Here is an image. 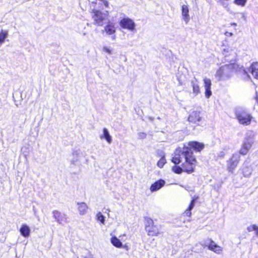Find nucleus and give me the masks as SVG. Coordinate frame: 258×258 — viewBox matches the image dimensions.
Returning a JSON list of instances; mask_svg holds the SVG:
<instances>
[{
    "label": "nucleus",
    "instance_id": "0eeeda50",
    "mask_svg": "<svg viewBox=\"0 0 258 258\" xmlns=\"http://www.w3.org/2000/svg\"><path fill=\"white\" fill-rule=\"evenodd\" d=\"M119 26L124 29L134 31L136 29V24L133 20L129 18H124L120 20Z\"/></svg>",
    "mask_w": 258,
    "mask_h": 258
},
{
    "label": "nucleus",
    "instance_id": "b1692460",
    "mask_svg": "<svg viewBox=\"0 0 258 258\" xmlns=\"http://www.w3.org/2000/svg\"><path fill=\"white\" fill-rule=\"evenodd\" d=\"M111 242L114 246L118 247V248H121L122 246V243L120 241V240L117 238L116 236H113L111 237L110 239Z\"/></svg>",
    "mask_w": 258,
    "mask_h": 258
},
{
    "label": "nucleus",
    "instance_id": "c756f323",
    "mask_svg": "<svg viewBox=\"0 0 258 258\" xmlns=\"http://www.w3.org/2000/svg\"><path fill=\"white\" fill-rule=\"evenodd\" d=\"M247 0H235L234 3L237 5L241 6H244Z\"/></svg>",
    "mask_w": 258,
    "mask_h": 258
},
{
    "label": "nucleus",
    "instance_id": "473e14b6",
    "mask_svg": "<svg viewBox=\"0 0 258 258\" xmlns=\"http://www.w3.org/2000/svg\"><path fill=\"white\" fill-rule=\"evenodd\" d=\"M257 226L255 225H252L250 226H248L247 228V230L248 232H251L252 231H255V229H256Z\"/></svg>",
    "mask_w": 258,
    "mask_h": 258
},
{
    "label": "nucleus",
    "instance_id": "4468645a",
    "mask_svg": "<svg viewBox=\"0 0 258 258\" xmlns=\"http://www.w3.org/2000/svg\"><path fill=\"white\" fill-rule=\"evenodd\" d=\"M182 17L184 21L187 24L189 21L190 17L189 15V9L187 5H183L182 6Z\"/></svg>",
    "mask_w": 258,
    "mask_h": 258
},
{
    "label": "nucleus",
    "instance_id": "dca6fc26",
    "mask_svg": "<svg viewBox=\"0 0 258 258\" xmlns=\"http://www.w3.org/2000/svg\"><path fill=\"white\" fill-rule=\"evenodd\" d=\"M249 71L254 78L258 79V62L252 63L249 68Z\"/></svg>",
    "mask_w": 258,
    "mask_h": 258
},
{
    "label": "nucleus",
    "instance_id": "e433bc0d",
    "mask_svg": "<svg viewBox=\"0 0 258 258\" xmlns=\"http://www.w3.org/2000/svg\"><path fill=\"white\" fill-rule=\"evenodd\" d=\"M138 136H139V138L140 139H145L146 138V134H145L144 133H143V132H141V133H139Z\"/></svg>",
    "mask_w": 258,
    "mask_h": 258
},
{
    "label": "nucleus",
    "instance_id": "a18cd8bd",
    "mask_svg": "<svg viewBox=\"0 0 258 258\" xmlns=\"http://www.w3.org/2000/svg\"><path fill=\"white\" fill-rule=\"evenodd\" d=\"M149 118L151 120H153V119L152 117H149Z\"/></svg>",
    "mask_w": 258,
    "mask_h": 258
},
{
    "label": "nucleus",
    "instance_id": "bb28decb",
    "mask_svg": "<svg viewBox=\"0 0 258 258\" xmlns=\"http://www.w3.org/2000/svg\"><path fill=\"white\" fill-rule=\"evenodd\" d=\"M213 242L214 241L212 240L211 239L207 238L205 240L202 241L200 242V244L203 246H208V248L209 249L210 245H211V244H212V243H213Z\"/></svg>",
    "mask_w": 258,
    "mask_h": 258
},
{
    "label": "nucleus",
    "instance_id": "f3484780",
    "mask_svg": "<svg viewBox=\"0 0 258 258\" xmlns=\"http://www.w3.org/2000/svg\"><path fill=\"white\" fill-rule=\"evenodd\" d=\"M20 232L23 237H28L30 234V229L27 225L23 224L20 229Z\"/></svg>",
    "mask_w": 258,
    "mask_h": 258
},
{
    "label": "nucleus",
    "instance_id": "a878e982",
    "mask_svg": "<svg viewBox=\"0 0 258 258\" xmlns=\"http://www.w3.org/2000/svg\"><path fill=\"white\" fill-rule=\"evenodd\" d=\"M149 230L151 231H154V233H155V235H150V236H158L160 234V231L158 227L154 224L150 227ZM153 233V232H152Z\"/></svg>",
    "mask_w": 258,
    "mask_h": 258
},
{
    "label": "nucleus",
    "instance_id": "a19ab883",
    "mask_svg": "<svg viewBox=\"0 0 258 258\" xmlns=\"http://www.w3.org/2000/svg\"><path fill=\"white\" fill-rule=\"evenodd\" d=\"M254 231L256 236L258 237V226L257 227L256 229H255Z\"/></svg>",
    "mask_w": 258,
    "mask_h": 258
},
{
    "label": "nucleus",
    "instance_id": "393cba45",
    "mask_svg": "<svg viewBox=\"0 0 258 258\" xmlns=\"http://www.w3.org/2000/svg\"><path fill=\"white\" fill-rule=\"evenodd\" d=\"M8 36V32L6 30H2L0 32V44H2L4 42L5 39Z\"/></svg>",
    "mask_w": 258,
    "mask_h": 258
},
{
    "label": "nucleus",
    "instance_id": "f704fd0d",
    "mask_svg": "<svg viewBox=\"0 0 258 258\" xmlns=\"http://www.w3.org/2000/svg\"><path fill=\"white\" fill-rule=\"evenodd\" d=\"M101 2V3H99L100 5H104L105 8H107L109 6L108 2L106 0H99Z\"/></svg>",
    "mask_w": 258,
    "mask_h": 258
},
{
    "label": "nucleus",
    "instance_id": "20e7f679",
    "mask_svg": "<svg viewBox=\"0 0 258 258\" xmlns=\"http://www.w3.org/2000/svg\"><path fill=\"white\" fill-rule=\"evenodd\" d=\"M92 17L95 25L102 26L108 19V12L106 11L105 13H103L99 10L94 9L92 11Z\"/></svg>",
    "mask_w": 258,
    "mask_h": 258
},
{
    "label": "nucleus",
    "instance_id": "39448f33",
    "mask_svg": "<svg viewBox=\"0 0 258 258\" xmlns=\"http://www.w3.org/2000/svg\"><path fill=\"white\" fill-rule=\"evenodd\" d=\"M236 116L239 123L243 125H249L251 123L252 116L244 110H237Z\"/></svg>",
    "mask_w": 258,
    "mask_h": 258
},
{
    "label": "nucleus",
    "instance_id": "de8ad7c7",
    "mask_svg": "<svg viewBox=\"0 0 258 258\" xmlns=\"http://www.w3.org/2000/svg\"><path fill=\"white\" fill-rule=\"evenodd\" d=\"M109 212V210L108 209H107L106 212Z\"/></svg>",
    "mask_w": 258,
    "mask_h": 258
},
{
    "label": "nucleus",
    "instance_id": "5701e85b",
    "mask_svg": "<svg viewBox=\"0 0 258 258\" xmlns=\"http://www.w3.org/2000/svg\"><path fill=\"white\" fill-rule=\"evenodd\" d=\"M209 249L217 253H220L222 250V248L220 246L216 244L214 242L211 244L209 246Z\"/></svg>",
    "mask_w": 258,
    "mask_h": 258
},
{
    "label": "nucleus",
    "instance_id": "2f4dec72",
    "mask_svg": "<svg viewBox=\"0 0 258 258\" xmlns=\"http://www.w3.org/2000/svg\"><path fill=\"white\" fill-rule=\"evenodd\" d=\"M225 155L226 153L224 151L219 152L217 154V159L223 158Z\"/></svg>",
    "mask_w": 258,
    "mask_h": 258
},
{
    "label": "nucleus",
    "instance_id": "9d476101",
    "mask_svg": "<svg viewBox=\"0 0 258 258\" xmlns=\"http://www.w3.org/2000/svg\"><path fill=\"white\" fill-rule=\"evenodd\" d=\"M190 86L192 89L190 94L192 97H195L200 93L199 83L198 80L195 78L192 79L190 82Z\"/></svg>",
    "mask_w": 258,
    "mask_h": 258
},
{
    "label": "nucleus",
    "instance_id": "58836bf2",
    "mask_svg": "<svg viewBox=\"0 0 258 258\" xmlns=\"http://www.w3.org/2000/svg\"><path fill=\"white\" fill-rule=\"evenodd\" d=\"M223 50L225 52H229L230 51V48H224L223 49Z\"/></svg>",
    "mask_w": 258,
    "mask_h": 258
},
{
    "label": "nucleus",
    "instance_id": "c03bdc74",
    "mask_svg": "<svg viewBox=\"0 0 258 258\" xmlns=\"http://www.w3.org/2000/svg\"><path fill=\"white\" fill-rule=\"evenodd\" d=\"M184 188H185V189L186 190H189V187H188V186H185Z\"/></svg>",
    "mask_w": 258,
    "mask_h": 258
},
{
    "label": "nucleus",
    "instance_id": "cd10ccee",
    "mask_svg": "<svg viewBox=\"0 0 258 258\" xmlns=\"http://www.w3.org/2000/svg\"><path fill=\"white\" fill-rule=\"evenodd\" d=\"M96 219L97 221H100L102 224H104L105 217L101 212H98L96 215Z\"/></svg>",
    "mask_w": 258,
    "mask_h": 258
},
{
    "label": "nucleus",
    "instance_id": "a211bd4d",
    "mask_svg": "<svg viewBox=\"0 0 258 258\" xmlns=\"http://www.w3.org/2000/svg\"><path fill=\"white\" fill-rule=\"evenodd\" d=\"M78 209L80 215H84L86 214L88 210V206L84 202L78 203Z\"/></svg>",
    "mask_w": 258,
    "mask_h": 258
},
{
    "label": "nucleus",
    "instance_id": "72a5a7b5",
    "mask_svg": "<svg viewBox=\"0 0 258 258\" xmlns=\"http://www.w3.org/2000/svg\"><path fill=\"white\" fill-rule=\"evenodd\" d=\"M28 148L26 147H23L21 149V151L22 152V154L24 155V156L26 158L27 156H28V152L26 151H25V150H27Z\"/></svg>",
    "mask_w": 258,
    "mask_h": 258
},
{
    "label": "nucleus",
    "instance_id": "49530a36",
    "mask_svg": "<svg viewBox=\"0 0 258 258\" xmlns=\"http://www.w3.org/2000/svg\"><path fill=\"white\" fill-rule=\"evenodd\" d=\"M92 4H96V3L95 2H92Z\"/></svg>",
    "mask_w": 258,
    "mask_h": 258
},
{
    "label": "nucleus",
    "instance_id": "79ce46f5",
    "mask_svg": "<svg viewBox=\"0 0 258 258\" xmlns=\"http://www.w3.org/2000/svg\"><path fill=\"white\" fill-rule=\"evenodd\" d=\"M255 99L258 103V92H256Z\"/></svg>",
    "mask_w": 258,
    "mask_h": 258
},
{
    "label": "nucleus",
    "instance_id": "7c9ffc66",
    "mask_svg": "<svg viewBox=\"0 0 258 258\" xmlns=\"http://www.w3.org/2000/svg\"><path fill=\"white\" fill-rule=\"evenodd\" d=\"M156 155L160 158H165V153L160 150H157Z\"/></svg>",
    "mask_w": 258,
    "mask_h": 258
},
{
    "label": "nucleus",
    "instance_id": "2eb2a0df",
    "mask_svg": "<svg viewBox=\"0 0 258 258\" xmlns=\"http://www.w3.org/2000/svg\"><path fill=\"white\" fill-rule=\"evenodd\" d=\"M154 224L153 220L149 217L145 218V229L148 235H155V233H152L154 231L149 230L150 227Z\"/></svg>",
    "mask_w": 258,
    "mask_h": 258
},
{
    "label": "nucleus",
    "instance_id": "9b49d317",
    "mask_svg": "<svg viewBox=\"0 0 258 258\" xmlns=\"http://www.w3.org/2000/svg\"><path fill=\"white\" fill-rule=\"evenodd\" d=\"M204 81V87L205 89V97L207 98H209L212 95V91L211 90V81L210 79L205 78L203 80Z\"/></svg>",
    "mask_w": 258,
    "mask_h": 258
},
{
    "label": "nucleus",
    "instance_id": "412c9836",
    "mask_svg": "<svg viewBox=\"0 0 258 258\" xmlns=\"http://www.w3.org/2000/svg\"><path fill=\"white\" fill-rule=\"evenodd\" d=\"M100 138L105 139L109 144H110L112 142V138L110 136L107 129L106 128H103V135L100 136Z\"/></svg>",
    "mask_w": 258,
    "mask_h": 258
},
{
    "label": "nucleus",
    "instance_id": "423d86ee",
    "mask_svg": "<svg viewBox=\"0 0 258 258\" xmlns=\"http://www.w3.org/2000/svg\"><path fill=\"white\" fill-rule=\"evenodd\" d=\"M240 158V154L235 153L227 161V169L229 172L232 173L234 171L239 163Z\"/></svg>",
    "mask_w": 258,
    "mask_h": 258
},
{
    "label": "nucleus",
    "instance_id": "37998d69",
    "mask_svg": "<svg viewBox=\"0 0 258 258\" xmlns=\"http://www.w3.org/2000/svg\"><path fill=\"white\" fill-rule=\"evenodd\" d=\"M231 26H237V24L235 23H232L231 24Z\"/></svg>",
    "mask_w": 258,
    "mask_h": 258
},
{
    "label": "nucleus",
    "instance_id": "4c0bfd02",
    "mask_svg": "<svg viewBox=\"0 0 258 258\" xmlns=\"http://www.w3.org/2000/svg\"><path fill=\"white\" fill-rule=\"evenodd\" d=\"M225 35L227 37H231L233 35V34L232 32H226Z\"/></svg>",
    "mask_w": 258,
    "mask_h": 258
},
{
    "label": "nucleus",
    "instance_id": "f8f14e48",
    "mask_svg": "<svg viewBox=\"0 0 258 258\" xmlns=\"http://www.w3.org/2000/svg\"><path fill=\"white\" fill-rule=\"evenodd\" d=\"M200 111H194L191 112L188 118L189 122L197 123L201 120L202 117L200 116Z\"/></svg>",
    "mask_w": 258,
    "mask_h": 258
},
{
    "label": "nucleus",
    "instance_id": "ddd939ff",
    "mask_svg": "<svg viewBox=\"0 0 258 258\" xmlns=\"http://www.w3.org/2000/svg\"><path fill=\"white\" fill-rule=\"evenodd\" d=\"M165 184V181L163 179H160L151 184L150 190L152 192L156 191L163 187Z\"/></svg>",
    "mask_w": 258,
    "mask_h": 258
},
{
    "label": "nucleus",
    "instance_id": "f257e3e1",
    "mask_svg": "<svg viewBox=\"0 0 258 258\" xmlns=\"http://www.w3.org/2000/svg\"><path fill=\"white\" fill-rule=\"evenodd\" d=\"M204 145L198 142L192 141L188 143V146L184 145L183 147H179L174 151L171 161L175 165L178 164L183 160L182 168L178 166H174L172 171L177 174H180L183 171L187 173H191L194 171L197 164L196 158L193 156L192 149L200 152L204 149Z\"/></svg>",
    "mask_w": 258,
    "mask_h": 258
},
{
    "label": "nucleus",
    "instance_id": "1a4fd4ad",
    "mask_svg": "<svg viewBox=\"0 0 258 258\" xmlns=\"http://www.w3.org/2000/svg\"><path fill=\"white\" fill-rule=\"evenodd\" d=\"M103 32H105L107 35H110L112 40H114L116 39V28L114 23L109 22L104 27Z\"/></svg>",
    "mask_w": 258,
    "mask_h": 258
},
{
    "label": "nucleus",
    "instance_id": "7ed1b4c3",
    "mask_svg": "<svg viewBox=\"0 0 258 258\" xmlns=\"http://www.w3.org/2000/svg\"><path fill=\"white\" fill-rule=\"evenodd\" d=\"M233 73V66L232 64L221 67L216 72V78L219 81H225L230 79Z\"/></svg>",
    "mask_w": 258,
    "mask_h": 258
},
{
    "label": "nucleus",
    "instance_id": "6e6552de",
    "mask_svg": "<svg viewBox=\"0 0 258 258\" xmlns=\"http://www.w3.org/2000/svg\"><path fill=\"white\" fill-rule=\"evenodd\" d=\"M52 214L53 218L58 223L61 225H64L68 222V217L66 214L55 210L52 212Z\"/></svg>",
    "mask_w": 258,
    "mask_h": 258
},
{
    "label": "nucleus",
    "instance_id": "c9c22d12",
    "mask_svg": "<svg viewBox=\"0 0 258 258\" xmlns=\"http://www.w3.org/2000/svg\"><path fill=\"white\" fill-rule=\"evenodd\" d=\"M103 51L107 52L109 54H111L112 53V50H110L109 48H108L106 46H104L103 47Z\"/></svg>",
    "mask_w": 258,
    "mask_h": 258
},
{
    "label": "nucleus",
    "instance_id": "c85d7f7f",
    "mask_svg": "<svg viewBox=\"0 0 258 258\" xmlns=\"http://www.w3.org/2000/svg\"><path fill=\"white\" fill-rule=\"evenodd\" d=\"M166 160L165 158H160V160L157 162V166L159 168H162L164 164L166 163Z\"/></svg>",
    "mask_w": 258,
    "mask_h": 258
},
{
    "label": "nucleus",
    "instance_id": "4be33fe9",
    "mask_svg": "<svg viewBox=\"0 0 258 258\" xmlns=\"http://www.w3.org/2000/svg\"><path fill=\"white\" fill-rule=\"evenodd\" d=\"M242 171L243 176L244 177H248L251 174L252 170L251 168L243 165L242 168Z\"/></svg>",
    "mask_w": 258,
    "mask_h": 258
},
{
    "label": "nucleus",
    "instance_id": "f03ea898",
    "mask_svg": "<svg viewBox=\"0 0 258 258\" xmlns=\"http://www.w3.org/2000/svg\"><path fill=\"white\" fill-rule=\"evenodd\" d=\"M255 133L252 131H248L244 136L241 147L239 150V154L242 155H246L251 149L254 142Z\"/></svg>",
    "mask_w": 258,
    "mask_h": 258
},
{
    "label": "nucleus",
    "instance_id": "aec40b11",
    "mask_svg": "<svg viewBox=\"0 0 258 258\" xmlns=\"http://www.w3.org/2000/svg\"><path fill=\"white\" fill-rule=\"evenodd\" d=\"M198 199V197H196V198H194L192 201H191L188 208L185 210V211L184 212V213L183 214V216H187V217H190L191 214V210L193 209V208L195 206V202L196 201V200H197Z\"/></svg>",
    "mask_w": 258,
    "mask_h": 258
},
{
    "label": "nucleus",
    "instance_id": "6ab92c4d",
    "mask_svg": "<svg viewBox=\"0 0 258 258\" xmlns=\"http://www.w3.org/2000/svg\"><path fill=\"white\" fill-rule=\"evenodd\" d=\"M82 153L80 150L74 151L72 153V158L71 159V162L73 164H75L79 161L81 157Z\"/></svg>",
    "mask_w": 258,
    "mask_h": 258
},
{
    "label": "nucleus",
    "instance_id": "ea45409f",
    "mask_svg": "<svg viewBox=\"0 0 258 258\" xmlns=\"http://www.w3.org/2000/svg\"><path fill=\"white\" fill-rule=\"evenodd\" d=\"M80 258H94V257L92 254H90L88 257L81 256Z\"/></svg>",
    "mask_w": 258,
    "mask_h": 258
},
{
    "label": "nucleus",
    "instance_id": "09e8293b",
    "mask_svg": "<svg viewBox=\"0 0 258 258\" xmlns=\"http://www.w3.org/2000/svg\"><path fill=\"white\" fill-rule=\"evenodd\" d=\"M109 212V210L108 209H107L106 212Z\"/></svg>",
    "mask_w": 258,
    "mask_h": 258
}]
</instances>
